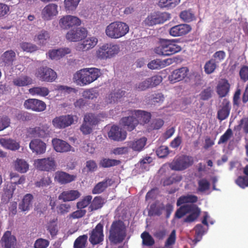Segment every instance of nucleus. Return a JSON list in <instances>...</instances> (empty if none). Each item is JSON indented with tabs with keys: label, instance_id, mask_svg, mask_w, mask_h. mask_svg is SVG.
I'll use <instances>...</instances> for the list:
<instances>
[{
	"label": "nucleus",
	"instance_id": "f257e3e1",
	"mask_svg": "<svg viewBox=\"0 0 248 248\" xmlns=\"http://www.w3.org/2000/svg\"><path fill=\"white\" fill-rule=\"evenodd\" d=\"M129 30V26L125 23L115 21L107 26L105 33L109 38L118 39L126 34Z\"/></svg>",
	"mask_w": 248,
	"mask_h": 248
},
{
	"label": "nucleus",
	"instance_id": "f03ea898",
	"mask_svg": "<svg viewBox=\"0 0 248 248\" xmlns=\"http://www.w3.org/2000/svg\"><path fill=\"white\" fill-rule=\"evenodd\" d=\"M127 226L121 220L114 221L109 231V240L114 244L122 242L126 236Z\"/></svg>",
	"mask_w": 248,
	"mask_h": 248
},
{
	"label": "nucleus",
	"instance_id": "7ed1b4c3",
	"mask_svg": "<svg viewBox=\"0 0 248 248\" xmlns=\"http://www.w3.org/2000/svg\"><path fill=\"white\" fill-rule=\"evenodd\" d=\"M118 45L112 43H106L98 47L95 51L96 57L101 60H106L115 57L120 51Z\"/></svg>",
	"mask_w": 248,
	"mask_h": 248
},
{
	"label": "nucleus",
	"instance_id": "20e7f679",
	"mask_svg": "<svg viewBox=\"0 0 248 248\" xmlns=\"http://www.w3.org/2000/svg\"><path fill=\"white\" fill-rule=\"evenodd\" d=\"M176 39H162L160 45L155 49V52L160 55L168 56L181 51V47L176 44Z\"/></svg>",
	"mask_w": 248,
	"mask_h": 248
},
{
	"label": "nucleus",
	"instance_id": "39448f33",
	"mask_svg": "<svg viewBox=\"0 0 248 248\" xmlns=\"http://www.w3.org/2000/svg\"><path fill=\"white\" fill-rule=\"evenodd\" d=\"M187 213H189V215L185 219V222H191L197 218L200 215V210L195 205L186 204L177 210L175 217L180 218Z\"/></svg>",
	"mask_w": 248,
	"mask_h": 248
},
{
	"label": "nucleus",
	"instance_id": "423d86ee",
	"mask_svg": "<svg viewBox=\"0 0 248 248\" xmlns=\"http://www.w3.org/2000/svg\"><path fill=\"white\" fill-rule=\"evenodd\" d=\"M81 24V21L78 17L70 15L62 16L58 22L60 28L63 30H68L70 28L79 26Z\"/></svg>",
	"mask_w": 248,
	"mask_h": 248
},
{
	"label": "nucleus",
	"instance_id": "0eeeda50",
	"mask_svg": "<svg viewBox=\"0 0 248 248\" xmlns=\"http://www.w3.org/2000/svg\"><path fill=\"white\" fill-rule=\"evenodd\" d=\"M35 75L40 80L46 82H53L57 78V73L53 69L47 67L38 68L35 72Z\"/></svg>",
	"mask_w": 248,
	"mask_h": 248
},
{
	"label": "nucleus",
	"instance_id": "6e6552de",
	"mask_svg": "<svg viewBox=\"0 0 248 248\" xmlns=\"http://www.w3.org/2000/svg\"><path fill=\"white\" fill-rule=\"evenodd\" d=\"M99 118L92 113L86 114L84 116V121L80 127V130L84 135L90 134L93 130V127L97 124Z\"/></svg>",
	"mask_w": 248,
	"mask_h": 248
},
{
	"label": "nucleus",
	"instance_id": "1a4fd4ad",
	"mask_svg": "<svg viewBox=\"0 0 248 248\" xmlns=\"http://www.w3.org/2000/svg\"><path fill=\"white\" fill-rule=\"evenodd\" d=\"M193 162L191 157L183 155L174 158L170 166L171 170H183L191 165Z\"/></svg>",
	"mask_w": 248,
	"mask_h": 248
},
{
	"label": "nucleus",
	"instance_id": "9d476101",
	"mask_svg": "<svg viewBox=\"0 0 248 248\" xmlns=\"http://www.w3.org/2000/svg\"><path fill=\"white\" fill-rule=\"evenodd\" d=\"M76 116L71 115H62L53 119L52 123L56 128H64L71 125L74 121H77Z\"/></svg>",
	"mask_w": 248,
	"mask_h": 248
},
{
	"label": "nucleus",
	"instance_id": "9b49d317",
	"mask_svg": "<svg viewBox=\"0 0 248 248\" xmlns=\"http://www.w3.org/2000/svg\"><path fill=\"white\" fill-rule=\"evenodd\" d=\"M58 14V5L54 3L46 5L41 13V17L45 21H50L56 17Z\"/></svg>",
	"mask_w": 248,
	"mask_h": 248
},
{
	"label": "nucleus",
	"instance_id": "f8f14e48",
	"mask_svg": "<svg viewBox=\"0 0 248 248\" xmlns=\"http://www.w3.org/2000/svg\"><path fill=\"white\" fill-rule=\"evenodd\" d=\"M47 125L41 126L31 127L27 129L26 136L27 138H45L49 134Z\"/></svg>",
	"mask_w": 248,
	"mask_h": 248
},
{
	"label": "nucleus",
	"instance_id": "ddd939ff",
	"mask_svg": "<svg viewBox=\"0 0 248 248\" xmlns=\"http://www.w3.org/2000/svg\"><path fill=\"white\" fill-rule=\"evenodd\" d=\"M87 34V30L83 27L74 28L67 31L66 39L70 42H78L85 37Z\"/></svg>",
	"mask_w": 248,
	"mask_h": 248
},
{
	"label": "nucleus",
	"instance_id": "4468645a",
	"mask_svg": "<svg viewBox=\"0 0 248 248\" xmlns=\"http://www.w3.org/2000/svg\"><path fill=\"white\" fill-rule=\"evenodd\" d=\"M210 216L207 212L204 213L203 219L202 220V223L206 226V228H204L201 224H198L195 228V239L193 240L194 244H196L198 242H199L202 237V236L208 230V220L211 224H213L214 222L213 220H210Z\"/></svg>",
	"mask_w": 248,
	"mask_h": 248
},
{
	"label": "nucleus",
	"instance_id": "2eb2a0df",
	"mask_svg": "<svg viewBox=\"0 0 248 248\" xmlns=\"http://www.w3.org/2000/svg\"><path fill=\"white\" fill-rule=\"evenodd\" d=\"M34 165L38 170L45 171L54 170L56 167L54 159L52 157L36 159Z\"/></svg>",
	"mask_w": 248,
	"mask_h": 248
},
{
	"label": "nucleus",
	"instance_id": "dca6fc26",
	"mask_svg": "<svg viewBox=\"0 0 248 248\" xmlns=\"http://www.w3.org/2000/svg\"><path fill=\"white\" fill-rule=\"evenodd\" d=\"M168 14L154 12L149 15L145 19L144 23L146 25H153L162 23L167 19Z\"/></svg>",
	"mask_w": 248,
	"mask_h": 248
},
{
	"label": "nucleus",
	"instance_id": "f3484780",
	"mask_svg": "<svg viewBox=\"0 0 248 248\" xmlns=\"http://www.w3.org/2000/svg\"><path fill=\"white\" fill-rule=\"evenodd\" d=\"M52 144L54 150L58 153L75 152V149L69 143L62 140L55 138L52 140Z\"/></svg>",
	"mask_w": 248,
	"mask_h": 248
},
{
	"label": "nucleus",
	"instance_id": "a211bd4d",
	"mask_svg": "<svg viewBox=\"0 0 248 248\" xmlns=\"http://www.w3.org/2000/svg\"><path fill=\"white\" fill-rule=\"evenodd\" d=\"M24 106L26 108L36 112L43 111L46 108L45 102L36 99H29L26 100Z\"/></svg>",
	"mask_w": 248,
	"mask_h": 248
},
{
	"label": "nucleus",
	"instance_id": "6ab92c4d",
	"mask_svg": "<svg viewBox=\"0 0 248 248\" xmlns=\"http://www.w3.org/2000/svg\"><path fill=\"white\" fill-rule=\"evenodd\" d=\"M103 239V226L98 223L90 233L89 241L93 245H96L101 242Z\"/></svg>",
	"mask_w": 248,
	"mask_h": 248
},
{
	"label": "nucleus",
	"instance_id": "aec40b11",
	"mask_svg": "<svg viewBox=\"0 0 248 248\" xmlns=\"http://www.w3.org/2000/svg\"><path fill=\"white\" fill-rule=\"evenodd\" d=\"M71 52V49L68 47H62L57 49L49 50L46 55L47 58L52 60H58L70 54Z\"/></svg>",
	"mask_w": 248,
	"mask_h": 248
},
{
	"label": "nucleus",
	"instance_id": "412c9836",
	"mask_svg": "<svg viewBox=\"0 0 248 248\" xmlns=\"http://www.w3.org/2000/svg\"><path fill=\"white\" fill-rule=\"evenodd\" d=\"M86 72L85 68L78 71L73 76V80L77 85L83 86L90 84L91 83L89 78Z\"/></svg>",
	"mask_w": 248,
	"mask_h": 248
},
{
	"label": "nucleus",
	"instance_id": "4be33fe9",
	"mask_svg": "<svg viewBox=\"0 0 248 248\" xmlns=\"http://www.w3.org/2000/svg\"><path fill=\"white\" fill-rule=\"evenodd\" d=\"M191 30V27L187 24H179L170 29V34L174 37L181 36L188 33Z\"/></svg>",
	"mask_w": 248,
	"mask_h": 248
},
{
	"label": "nucleus",
	"instance_id": "5701e85b",
	"mask_svg": "<svg viewBox=\"0 0 248 248\" xmlns=\"http://www.w3.org/2000/svg\"><path fill=\"white\" fill-rule=\"evenodd\" d=\"M125 92L121 90H118L108 94L100 102V105L105 107L109 104L116 102L118 99L123 96Z\"/></svg>",
	"mask_w": 248,
	"mask_h": 248
},
{
	"label": "nucleus",
	"instance_id": "b1692460",
	"mask_svg": "<svg viewBox=\"0 0 248 248\" xmlns=\"http://www.w3.org/2000/svg\"><path fill=\"white\" fill-rule=\"evenodd\" d=\"M29 148L32 153L37 155H42L46 151V144L39 139H33L29 144Z\"/></svg>",
	"mask_w": 248,
	"mask_h": 248
},
{
	"label": "nucleus",
	"instance_id": "393cba45",
	"mask_svg": "<svg viewBox=\"0 0 248 248\" xmlns=\"http://www.w3.org/2000/svg\"><path fill=\"white\" fill-rule=\"evenodd\" d=\"M131 114L132 116H134L135 120L138 122V124H147L151 118L150 112L142 110H132Z\"/></svg>",
	"mask_w": 248,
	"mask_h": 248
},
{
	"label": "nucleus",
	"instance_id": "a878e982",
	"mask_svg": "<svg viewBox=\"0 0 248 248\" xmlns=\"http://www.w3.org/2000/svg\"><path fill=\"white\" fill-rule=\"evenodd\" d=\"M16 54L12 50H8L4 52L0 57V65L2 66H10L16 60Z\"/></svg>",
	"mask_w": 248,
	"mask_h": 248
},
{
	"label": "nucleus",
	"instance_id": "bb28decb",
	"mask_svg": "<svg viewBox=\"0 0 248 248\" xmlns=\"http://www.w3.org/2000/svg\"><path fill=\"white\" fill-rule=\"evenodd\" d=\"M188 71V69L186 67L176 69L172 72L169 77V80L172 83L182 80L187 77Z\"/></svg>",
	"mask_w": 248,
	"mask_h": 248
},
{
	"label": "nucleus",
	"instance_id": "cd10ccee",
	"mask_svg": "<svg viewBox=\"0 0 248 248\" xmlns=\"http://www.w3.org/2000/svg\"><path fill=\"white\" fill-rule=\"evenodd\" d=\"M128 116L123 117L120 121V124L128 131L133 130L138 124L134 116H132L131 110L128 112Z\"/></svg>",
	"mask_w": 248,
	"mask_h": 248
},
{
	"label": "nucleus",
	"instance_id": "c85d7f7f",
	"mask_svg": "<svg viewBox=\"0 0 248 248\" xmlns=\"http://www.w3.org/2000/svg\"><path fill=\"white\" fill-rule=\"evenodd\" d=\"M98 43V39L94 36L89 37L84 40L77 46L79 51H87L93 48Z\"/></svg>",
	"mask_w": 248,
	"mask_h": 248
},
{
	"label": "nucleus",
	"instance_id": "c756f323",
	"mask_svg": "<svg viewBox=\"0 0 248 248\" xmlns=\"http://www.w3.org/2000/svg\"><path fill=\"white\" fill-rule=\"evenodd\" d=\"M0 145L4 148L12 151L18 150L20 147V142L11 138L0 139Z\"/></svg>",
	"mask_w": 248,
	"mask_h": 248
},
{
	"label": "nucleus",
	"instance_id": "7c9ffc66",
	"mask_svg": "<svg viewBox=\"0 0 248 248\" xmlns=\"http://www.w3.org/2000/svg\"><path fill=\"white\" fill-rule=\"evenodd\" d=\"M109 138L114 140H123L126 137V132L125 131L119 130L116 125H113L108 133Z\"/></svg>",
	"mask_w": 248,
	"mask_h": 248
},
{
	"label": "nucleus",
	"instance_id": "2f4dec72",
	"mask_svg": "<svg viewBox=\"0 0 248 248\" xmlns=\"http://www.w3.org/2000/svg\"><path fill=\"white\" fill-rule=\"evenodd\" d=\"M80 196V193L77 190H66L59 195L58 199L63 202H67L75 201Z\"/></svg>",
	"mask_w": 248,
	"mask_h": 248
},
{
	"label": "nucleus",
	"instance_id": "473e14b6",
	"mask_svg": "<svg viewBox=\"0 0 248 248\" xmlns=\"http://www.w3.org/2000/svg\"><path fill=\"white\" fill-rule=\"evenodd\" d=\"M174 60L168 58L163 60L156 59L151 61L148 64V67L151 69H160L172 64Z\"/></svg>",
	"mask_w": 248,
	"mask_h": 248
},
{
	"label": "nucleus",
	"instance_id": "72a5a7b5",
	"mask_svg": "<svg viewBox=\"0 0 248 248\" xmlns=\"http://www.w3.org/2000/svg\"><path fill=\"white\" fill-rule=\"evenodd\" d=\"M50 38L49 32L42 29L37 32L33 37V41L38 45L45 46Z\"/></svg>",
	"mask_w": 248,
	"mask_h": 248
},
{
	"label": "nucleus",
	"instance_id": "f704fd0d",
	"mask_svg": "<svg viewBox=\"0 0 248 248\" xmlns=\"http://www.w3.org/2000/svg\"><path fill=\"white\" fill-rule=\"evenodd\" d=\"M13 84L18 87L30 85L32 83V78L26 75H21L13 78Z\"/></svg>",
	"mask_w": 248,
	"mask_h": 248
},
{
	"label": "nucleus",
	"instance_id": "c9c22d12",
	"mask_svg": "<svg viewBox=\"0 0 248 248\" xmlns=\"http://www.w3.org/2000/svg\"><path fill=\"white\" fill-rule=\"evenodd\" d=\"M76 178V176L63 171H57L55 174V179L62 184L70 183Z\"/></svg>",
	"mask_w": 248,
	"mask_h": 248
},
{
	"label": "nucleus",
	"instance_id": "e433bc0d",
	"mask_svg": "<svg viewBox=\"0 0 248 248\" xmlns=\"http://www.w3.org/2000/svg\"><path fill=\"white\" fill-rule=\"evenodd\" d=\"M146 141V138L143 137L130 141L128 142V146L129 148H131L135 151L140 152L143 149Z\"/></svg>",
	"mask_w": 248,
	"mask_h": 248
},
{
	"label": "nucleus",
	"instance_id": "4c0bfd02",
	"mask_svg": "<svg viewBox=\"0 0 248 248\" xmlns=\"http://www.w3.org/2000/svg\"><path fill=\"white\" fill-rule=\"evenodd\" d=\"M155 205L154 204H152L151 206L150 209L149 211L150 214L152 215H155L159 216L162 214V211L163 210H165L167 212L166 217L167 218L169 217L171 212L173 210L172 206L170 204H168L166 205V206L161 205L159 208H157L156 209H154L155 207Z\"/></svg>",
	"mask_w": 248,
	"mask_h": 248
},
{
	"label": "nucleus",
	"instance_id": "58836bf2",
	"mask_svg": "<svg viewBox=\"0 0 248 248\" xmlns=\"http://www.w3.org/2000/svg\"><path fill=\"white\" fill-rule=\"evenodd\" d=\"M16 239L14 235H11L10 231H6L1 239V243L4 248H11L16 244Z\"/></svg>",
	"mask_w": 248,
	"mask_h": 248
},
{
	"label": "nucleus",
	"instance_id": "ea45409f",
	"mask_svg": "<svg viewBox=\"0 0 248 248\" xmlns=\"http://www.w3.org/2000/svg\"><path fill=\"white\" fill-rule=\"evenodd\" d=\"M230 89V84L226 79H222L219 81L217 86V92L220 97L225 96Z\"/></svg>",
	"mask_w": 248,
	"mask_h": 248
},
{
	"label": "nucleus",
	"instance_id": "a19ab883",
	"mask_svg": "<svg viewBox=\"0 0 248 248\" xmlns=\"http://www.w3.org/2000/svg\"><path fill=\"white\" fill-rule=\"evenodd\" d=\"M29 92L32 95H37L41 97L46 96L49 93L47 88L41 86L31 88Z\"/></svg>",
	"mask_w": 248,
	"mask_h": 248
},
{
	"label": "nucleus",
	"instance_id": "79ce46f5",
	"mask_svg": "<svg viewBox=\"0 0 248 248\" xmlns=\"http://www.w3.org/2000/svg\"><path fill=\"white\" fill-rule=\"evenodd\" d=\"M14 167L16 171L25 173L29 170V165L24 159L17 158L14 163Z\"/></svg>",
	"mask_w": 248,
	"mask_h": 248
},
{
	"label": "nucleus",
	"instance_id": "37998d69",
	"mask_svg": "<svg viewBox=\"0 0 248 248\" xmlns=\"http://www.w3.org/2000/svg\"><path fill=\"white\" fill-rule=\"evenodd\" d=\"M33 196L30 194H26L23 198L19 208L23 211H28L32 206Z\"/></svg>",
	"mask_w": 248,
	"mask_h": 248
},
{
	"label": "nucleus",
	"instance_id": "c03bdc74",
	"mask_svg": "<svg viewBox=\"0 0 248 248\" xmlns=\"http://www.w3.org/2000/svg\"><path fill=\"white\" fill-rule=\"evenodd\" d=\"M80 0H64L63 6L66 12L71 13L77 8Z\"/></svg>",
	"mask_w": 248,
	"mask_h": 248
},
{
	"label": "nucleus",
	"instance_id": "a18cd8bd",
	"mask_svg": "<svg viewBox=\"0 0 248 248\" xmlns=\"http://www.w3.org/2000/svg\"><path fill=\"white\" fill-rule=\"evenodd\" d=\"M244 173L246 176H239L236 180L235 183L240 187L244 188L248 186V165H247L244 170Z\"/></svg>",
	"mask_w": 248,
	"mask_h": 248
},
{
	"label": "nucleus",
	"instance_id": "49530a36",
	"mask_svg": "<svg viewBox=\"0 0 248 248\" xmlns=\"http://www.w3.org/2000/svg\"><path fill=\"white\" fill-rule=\"evenodd\" d=\"M86 73L89 78L91 83L96 80L100 76L101 73L99 69L96 68H86Z\"/></svg>",
	"mask_w": 248,
	"mask_h": 248
},
{
	"label": "nucleus",
	"instance_id": "de8ad7c7",
	"mask_svg": "<svg viewBox=\"0 0 248 248\" xmlns=\"http://www.w3.org/2000/svg\"><path fill=\"white\" fill-rule=\"evenodd\" d=\"M198 198L196 196L187 195L180 197L177 202V205L180 206L184 203H194L197 201Z\"/></svg>",
	"mask_w": 248,
	"mask_h": 248
},
{
	"label": "nucleus",
	"instance_id": "09e8293b",
	"mask_svg": "<svg viewBox=\"0 0 248 248\" xmlns=\"http://www.w3.org/2000/svg\"><path fill=\"white\" fill-rule=\"evenodd\" d=\"M181 0H160L158 6L162 8L171 9L175 7L180 2Z\"/></svg>",
	"mask_w": 248,
	"mask_h": 248
},
{
	"label": "nucleus",
	"instance_id": "8fccbe9b",
	"mask_svg": "<svg viewBox=\"0 0 248 248\" xmlns=\"http://www.w3.org/2000/svg\"><path fill=\"white\" fill-rule=\"evenodd\" d=\"M230 107L229 103H226L221 109L218 110L217 113V117L220 121L226 119L230 113Z\"/></svg>",
	"mask_w": 248,
	"mask_h": 248
},
{
	"label": "nucleus",
	"instance_id": "3c124183",
	"mask_svg": "<svg viewBox=\"0 0 248 248\" xmlns=\"http://www.w3.org/2000/svg\"><path fill=\"white\" fill-rule=\"evenodd\" d=\"M14 192V189L11 186L8 188L7 186L4 189V193L1 198V203H7L9 200L12 198Z\"/></svg>",
	"mask_w": 248,
	"mask_h": 248
},
{
	"label": "nucleus",
	"instance_id": "603ef678",
	"mask_svg": "<svg viewBox=\"0 0 248 248\" xmlns=\"http://www.w3.org/2000/svg\"><path fill=\"white\" fill-rule=\"evenodd\" d=\"M217 63L214 60L211 59L204 65V71L206 74H210L213 73L217 66Z\"/></svg>",
	"mask_w": 248,
	"mask_h": 248
},
{
	"label": "nucleus",
	"instance_id": "864d4df0",
	"mask_svg": "<svg viewBox=\"0 0 248 248\" xmlns=\"http://www.w3.org/2000/svg\"><path fill=\"white\" fill-rule=\"evenodd\" d=\"M141 238L142 240V244L144 245L151 246L155 243L152 236L147 232H144L141 234Z\"/></svg>",
	"mask_w": 248,
	"mask_h": 248
},
{
	"label": "nucleus",
	"instance_id": "5fc2aeb1",
	"mask_svg": "<svg viewBox=\"0 0 248 248\" xmlns=\"http://www.w3.org/2000/svg\"><path fill=\"white\" fill-rule=\"evenodd\" d=\"M104 204V200L100 197H95L90 206L91 211L101 208Z\"/></svg>",
	"mask_w": 248,
	"mask_h": 248
},
{
	"label": "nucleus",
	"instance_id": "6e6d98bb",
	"mask_svg": "<svg viewBox=\"0 0 248 248\" xmlns=\"http://www.w3.org/2000/svg\"><path fill=\"white\" fill-rule=\"evenodd\" d=\"M180 16L183 20L187 22L192 21L195 19L194 14L189 10L182 12Z\"/></svg>",
	"mask_w": 248,
	"mask_h": 248
},
{
	"label": "nucleus",
	"instance_id": "4d7b16f0",
	"mask_svg": "<svg viewBox=\"0 0 248 248\" xmlns=\"http://www.w3.org/2000/svg\"><path fill=\"white\" fill-rule=\"evenodd\" d=\"M22 49L28 52H32L38 49V47L35 45L30 43L23 42L20 45Z\"/></svg>",
	"mask_w": 248,
	"mask_h": 248
},
{
	"label": "nucleus",
	"instance_id": "13d9d810",
	"mask_svg": "<svg viewBox=\"0 0 248 248\" xmlns=\"http://www.w3.org/2000/svg\"><path fill=\"white\" fill-rule=\"evenodd\" d=\"M209 182L205 179H202L198 182V192H204L209 189Z\"/></svg>",
	"mask_w": 248,
	"mask_h": 248
},
{
	"label": "nucleus",
	"instance_id": "bf43d9fd",
	"mask_svg": "<svg viewBox=\"0 0 248 248\" xmlns=\"http://www.w3.org/2000/svg\"><path fill=\"white\" fill-rule=\"evenodd\" d=\"M88 236L86 235H83L78 237L75 241V248H83L85 247Z\"/></svg>",
	"mask_w": 248,
	"mask_h": 248
},
{
	"label": "nucleus",
	"instance_id": "052dcab7",
	"mask_svg": "<svg viewBox=\"0 0 248 248\" xmlns=\"http://www.w3.org/2000/svg\"><path fill=\"white\" fill-rule=\"evenodd\" d=\"M82 96L87 99H93L98 96V93L95 90L91 89L84 91L82 93Z\"/></svg>",
	"mask_w": 248,
	"mask_h": 248
},
{
	"label": "nucleus",
	"instance_id": "680f3d73",
	"mask_svg": "<svg viewBox=\"0 0 248 248\" xmlns=\"http://www.w3.org/2000/svg\"><path fill=\"white\" fill-rule=\"evenodd\" d=\"M108 186L107 181H103L98 183L93 190V193L94 194H99L102 192Z\"/></svg>",
	"mask_w": 248,
	"mask_h": 248
},
{
	"label": "nucleus",
	"instance_id": "e2e57ef3",
	"mask_svg": "<svg viewBox=\"0 0 248 248\" xmlns=\"http://www.w3.org/2000/svg\"><path fill=\"white\" fill-rule=\"evenodd\" d=\"M47 229L49 231V233L52 236L56 235L58 230L56 224V219H54L52 221H50L47 225Z\"/></svg>",
	"mask_w": 248,
	"mask_h": 248
},
{
	"label": "nucleus",
	"instance_id": "0e129e2a",
	"mask_svg": "<svg viewBox=\"0 0 248 248\" xmlns=\"http://www.w3.org/2000/svg\"><path fill=\"white\" fill-rule=\"evenodd\" d=\"M120 161L115 159H104L100 163V165L104 168L109 167L119 164Z\"/></svg>",
	"mask_w": 248,
	"mask_h": 248
},
{
	"label": "nucleus",
	"instance_id": "69168bd1",
	"mask_svg": "<svg viewBox=\"0 0 248 248\" xmlns=\"http://www.w3.org/2000/svg\"><path fill=\"white\" fill-rule=\"evenodd\" d=\"M92 199V197L91 196H85L81 201L77 202V208L78 209H83L87 207L91 202Z\"/></svg>",
	"mask_w": 248,
	"mask_h": 248
},
{
	"label": "nucleus",
	"instance_id": "338daca9",
	"mask_svg": "<svg viewBox=\"0 0 248 248\" xmlns=\"http://www.w3.org/2000/svg\"><path fill=\"white\" fill-rule=\"evenodd\" d=\"M232 136V132L231 129H228L224 134L222 135L218 141V144H220L226 142Z\"/></svg>",
	"mask_w": 248,
	"mask_h": 248
},
{
	"label": "nucleus",
	"instance_id": "774afa93",
	"mask_svg": "<svg viewBox=\"0 0 248 248\" xmlns=\"http://www.w3.org/2000/svg\"><path fill=\"white\" fill-rule=\"evenodd\" d=\"M48 240L42 238H39L36 240L34 247V248H46L49 245Z\"/></svg>",
	"mask_w": 248,
	"mask_h": 248
}]
</instances>
